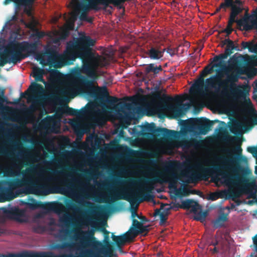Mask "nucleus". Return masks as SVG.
<instances>
[{"label": "nucleus", "instance_id": "1", "mask_svg": "<svg viewBox=\"0 0 257 257\" xmlns=\"http://www.w3.org/2000/svg\"><path fill=\"white\" fill-rule=\"evenodd\" d=\"M234 151L236 155H233L230 151L227 156H222L218 158L221 165L213 167V172L220 176L224 182L228 185L237 187L242 185L241 191H246L249 189H254L256 187L254 179L249 178L251 171L248 168L241 166L238 161L241 156L242 149L237 147Z\"/></svg>", "mask_w": 257, "mask_h": 257}, {"label": "nucleus", "instance_id": "2", "mask_svg": "<svg viewBox=\"0 0 257 257\" xmlns=\"http://www.w3.org/2000/svg\"><path fill=\"white\" fill-rule=\"evenodd\" d=\"M241 65L242 62L239 57L233 55L229 61L228 67L224 70L227 75L226 78L222 80L219 75L211 76L206 79V85L211 88H216L215 84H217L219 88L222 89V93H225L228 86L237 82L240 75L244 74Z\"/></svg>", "mask_w": 257, "mask_h": 257}, {"label": "nucleus", "instance_id": "3", "mask_svg": "<svg viewBox=\"0 0 257 257\" xmlns=\"http://www.w3.org/2000/svg\"><path fill=\"white\" fill-rule=\"evenodd\" d=\"M95 40L89 36H83L75 41H70L67 43L66 50L63 60L66 64H73L77 58L82 62L86 61V57H90L91 53L88 50V46H93Z\"/></svg>", "mask_w": 257, "mask_h": 257}, {"label": "nucleus", "instance_id": "4", "mask_svg": "<svg viewBox=\"0 0 257 257\" xmlns=\"http://www.w3.org/2000/svg\"><path fill=\"white\" fill-rule=\"evenodd\" d=\"M38 49V43H29L24 41L21 43L13 44L7 52L10 57V60L14 64L20 62L22 59L35 54Z\"/></svg>", "mask_w": 257, "mask_h": 257}, {"label": "nucleus", "instance_id": "5", "mask_svg": "<svg viewBox=\"0 0 257 257\" xmlns=\"http://www.w3.org/2000/svg\"><path fill=\"white\" fill-rule=\"evenodd\" d=\"M154 97L163 104L164 108L171 112L175 117L181 116L183 114V110H187L189 107L188 104L182 103V99L178 95L174 98L165 94L161 96V92L157 91L154 94Z\"/></svg>", "mask_w": 257, "mask_h": 257}, {"label": "nucleus", "instance_id": "6", "mask_svg": "<svg viewBox=\"0 0 257 257\" xmlns=\"http://www.w3.org/2000/svg\"><path fill=\"white\" fill-rule=\"evenodd\" d=\"M43 182L40 183L38 181H33L28 178V183L24 188L25 192L27 194H35L39 196H46L54 193H64L63 189L61 191H55L48 183L54 180L53 177L48 176L44 177L42 174H40Z\"/></svg>", "mask_w": 257, "mask_h": 257}, {"label": "nucleus", "instance_id": "7", "mask_svg": "<svg viewBox=\"0 0 257 257\" xmlns=\"http://www.w3.org/2000/svg\"><path fill=\"white\" fill-rule=\"evenodd\" d=\"M102 231L104 234V239L103 240L104 244L101 241L96 240L95 237L94 236V232L93 231L86 232L88 234L87 237L82 236V243L92 246L93 248V250L95 252L107 250V249L110 247L109 236V232L105 228H103Z\"/></svg>", "mask_w": 257, "mask_h": 257}, {"label": "nucleus", "instance_id": "8", "mask_svg": "<svg viewBox=\"0 0 257 257\" xmlns=\"http://www.w3.org/2000/svg\"><path fill=\"white\" fill-rule=\"evenodd\" d=\"M83 72L87 74L88 77L92 78V80L88 79L85 76L81 75L79 72H78V76L77 78V81L86 88H92L94 80L97 76L96 72V69L97 67L94 66V64L89 60L83 62Z\"/></svg>", "mask_w": 257, "mask_h": 257}, {"label": "nucleus", "instance_id": "9", "mask_svg": "<svg viewBox=\"0 0 257 257\" xmlns=\"http://www.w3.org/2000/svg\"><path fill=\"white\" fill-rule=\"evenodd\" d=\"M98 5H103L105 8L109 6L106 1L105 3H103L101 0H87V2L78 3L76 6V8L81 11L79 17L81 21H85L88 17L87 16V12L90 10H98Z\"/></svg>", "mask_w": 257, "mask_h": 257}, {"label": "nucleus", "instance_id": "10", "mask_svg": "<svg viewBox=\"0 0 257 257\" xmlns=\"http://www.w3.org/2000/svg\"><path fill=\"white\" fill-rule=\"evenodd\" d=\"M26 205L28 208L32 210L43 208L54 210L57 213H60L64 210V207L61 203H43L41 201H37L34 198H31L30 202H26Z\"/></svg>", "mask_w": 257, "mask_h": 257}, {"label": "nucleus", "instance_id": "11", "mask_svg": "<svg viewBox=\"0 0 257 257\" xmlns=\"http://www.w3.org/2000/svg\"><path fill=\"white\" fill-rule=\"evenodd\" d=\"M125 200L132 204L136 200V194L133 192L128 193L123 190L115 191L112 194L109 195L104 198V199L100 202L113 203L119 200Z\"/></svg>", "mask_w": 257, "mask_h": 257}, {"label": "nucleus", "instance_id": "12", "mask_svg": "<svg viewBox=\"0 0 257 257\" xmlns=\"http://www.w3.org/2000/svg\"><path fill=\"white\" fill-rule=\"evenodd\" d=\"M28 183V178H26L23 179L16 178L5 181V184L8 186V187L2 186L3 199H8L12 195V190L22 186H26Z\"/></svg>", "mask_w": 257, "mask_h": 257}, {"label": "nucleus", "instance_id": "13", "mask_svg": "<svg viewBox=\"0 0 257 257\" xmlns=\"http://www.w3.org/2000/svg\"><path fill=\"white\" fill-rule=\"evenodd\" d=\"M213 124V121L207 118L201 117L194 119L193 125L200 134L205 135L211 130Z\"/></svg>", "mask_w": 257, "mask_h": 257}, {"label": "nucleus", "instance_id": "14", "mask_svg": "<svg viewBox=\"0 0 257 257\" xmlns=\"http://www.w3.org/2000/svg\"><path fill=\"white\" fill-rule=\"evenodd\" d=\"M29 91L33 94L39 95L37 96H34L33 99L37 104H41L45 99L44 96L41 95L44 91L43 86L37 82H33L25 93H22V95L23 96L25 94H27Z\"/></svg>", "mask_w": 257, "mask_h": 257}, {"label": "nucleus", "instance_id": "15", "mask_svg": "<svg viewBox=\"0 0 257 257\" xmlns=\"http://www.w3.org/2000/svg\"><path fill=\"white\" fill-rule=\"evenodd\" d=\"M147 129L148 131L152 132L156 137H163L164 138H172L175 137L177 132L173 130H170L164 127H156L154 123L148 124Z\"/></svg>", "mask_w": 257, "mask_h": 257}, {"label": "nucleus", "instance_id": "16", "mask_svg": "<svg viewBox=\"0 0 257 257\" xmlns=\"http://www.w3.org/2000/svg\"><path fill=\"white\" fill-rule=\"evenodd\" d=\"M127 231L135 238L140 234L145 233L146 235L149 231L148 226L144 225L142 222L134 218L132 225Z\"/></svg>", "mask_w": 257, "mask_h": 257}, {"label": "nucleus", "instance_id": "17", "mask_svg": "<svg viewBox=\"0 0 257 257\" xmlns=\"http://www.w3.org/2000/svg\"><path fill=\"white\" fill-rule=\"evenodd\" d=\"M90 47L91 46H88V50H89L90 53H91V55L90 57H86V61H88V60H89L94 64V66L97 67H103L108 65L109 64L108 59L105 57L100 56L98 55L95 57L94 53L92 52V49Z\"/></svg>", "mask_w": 257, "mask_h": 257}, {"label": "nucleus", "instance_id": "18", "mask_svg": "<svg viewBox=\"0 0 257 257\" xmlns=\"http://www.w3.org/2000/svg\"><path fill=\"white\" fill-rule=\"evenodd\" d=\"M166 51V48H162L161 45H153L150 46L146 54L151 59L159 60L163 57Z\"/></svg>", "mask_w": 257, "mask_h": 257}, {"label": "nucleus", "instance_id": "19", "mask_svg": "<svg viewBox=\"0 0 257 257\" xmlns=\"http://www.w3.org/2000/svg\"><path fill=\"white\" fill-rule=\"evenodd\" d=\"M0 257H73L72 254H62L60 255H48L42 253L32 252L23 254L10 253L8 255L0 254Z\"/></svg>", "mask_w": 257, "mask_h": 257}, {"label": "nucleus", "instance_id": "20", "mask_svg": "<svg viewBox=\"0 0 257 257\" xmlns=\"http://www.w3.org/2000/svg\"><path fill=\"white\" fill-rule=\"evenodd\" d=\"M111 237L112 240L118 247H121V246L123 245L126 242L133 241L134 239V238L128 233V231L119 236L114 235L113 233H112Z\"/></svg>", "mask_w": 257, "mask_h": 257}, {"label": "nucleus", "instance_id": "21", "mask_svg": "<svg viewBox=\"0 0 257 257\" xmlns=\"http://www.w3.org/2000/svg\"><path fill=\"white\" fill-rule=\"evenodd\" d=\"M221 8H231L230 15L236 17L242 12V9L240 7L236 6L234 4L233 0H224L223 3L220 4Z\"/></svg>", "mask_w": 257, "mask_h": 257}, {"label": "nucleus", "instance_id": "22", "mask_svg": "<svg viewBox=\"0 0 257 257\" xmlns=\"http://www.w3.org/2000/svg\"><path fill=\"white\" fill-rule=\"evenodd\" d=\"M63 113L66 115L76 116H82L84 115L87 113V109L84 107L80 110L76 109L70 107L68 105H66L63 109Z\"/></svg>", "mask_w": 257, "mask_h": 257}, {"label": "nucleus", "instance_id": "23", "mask_svg": "<svg viewBox=\"0 0 257 257\" xmlns=\"http://www.w3.org/2000/svg\"><path fill=\"white\" fill-rule=\"evenodd\" d=\"M5 4L7 2H13L18 6H24L25 7V11L29 15L31 13L30 8L35 0H5Z\"/></svg>", "mask_w": 257, "mask_h": 257}, {"label": "nucleus", "instance_id": "24", "mask_svg": "<svg viewBox=\"0 0 257 257\" xmlns=\"http://www.w3.org/2000/svg\"><path fill=\"white\" fill-rule=\"evenodd\" d=\"M10 217L16 220L20 221L21 218L25 216V211L19 208H11L6 211Z\"/></svg>", "mask_w": 257, "mask_h": 257}, {"label": "nucleus", "instance_id": "25", "mask_svg": "<svg viewBox=\"0 0 257 257\" xmlns=\"http://www.w3.org/2000/svg\"><path fill=\"white\" fill-rule=\"evenodd\" d=\"M85 254L88 257H111L107 255V250L95 252L93 250L88 249L85 250Z\"/></svg>", "mask_w": 257, "mask_h": 257}, {"label": "nucleus", "instance_id": "26", "mask_svg": "<svg viewBox=\"0 0 257 257\" xmlns=\"http://www.w3.org/2000/svg\"><path fill=\"white\" fill-rule=\"evenodd\" d=\"M163 70L161 65L156 66L154 63L148 64L145 68V72L146 74L153 72L154 75H157L160 72Z\"/></svg>", "mask_w": 257, "mask_h": 257}, {"label": "nucleus", "instance_id": "27", "mask_svg": "<svg viewBox=\"0 0 257 257\" xmlns=\"http://www.w3.org/2000/svg\"><path fill=\"white\" fill-rule=\"evenodd\" d=\"M225 243V240L222 235H218L216 233L214 236V238L212 240L210 245L216 246L219 245L221 249H223Z\"/></svg>", "mask_w": 257, "mask_h": 257}, {"label": "nucleus", "instance_id": "28", "mask_svg": "<svg viewBox=\"0 0 257 257\" xmlns=\"http://www.w3.org/2000/svg\"><path fill=\"white\" fill-rule=\"evenodd\" d=\"M168 210L169 209H167L166 210H163L162 212H161L159 209H156L155 210V215H159L160 216V224L161 225H163L166 223L169 214Z\"/></svg>", "mask_w": 257, "mask_h": 257}, {"label": "nucleus", "instance_id": "29", "mask_svg": "<svg viewBox=\"0 0 257 257\" xmlns=\"http://www.w3.org/2000/svg\"><path fill=\"white\" fill-rule=\"evenodd\" d=\"M44 70L42 68H37L34 70L33 77L35 78L36 81H39L46 83V81L43 78Z\"/></svg>", "mask_w": 257, "mask_h": 257}, {"label": "nucleus", "instance_id": "30", "mask_svg": "<svg viewBox=\"0 0 257 257\" xmlns=\"http://www.w3.org/2000/svg\"><path fill=\"white\" fill-rule=\"evenodd\" d=\"M204 85V80L203 78H201L197 80L192 86L193 89L198 93H203V88Z\"/></svg>", "mask_w": 257, "mask_h": 257}, {"label": "nucleus", "instance_id": "31", "mask_svg": "<svg viewBox=\"0 0 257 257\" xmlns=\"http://www.w3.org/2000/svg\"><path fill=\"white\" fill-rule=\"evenodd\" d=\"M236 23H237L238 26H243V29L245 31H248L251 30L253 28L256 29L254 26L252 25V23H251V25H248L247 23V21L245 19H240L239 20H236Z\"/></svg>", "mask_w": 257, "mask_h": 257}, {"label": "nucleus", "instance_id": "32", "mask_svg": "<svg viewBox=\"0 0 257 257\" xmlns=\"http://www.w3.org/2000/svg\"><path fill=\"white\" fill-rule=\"evenodd\" d=\"M241 45L242 48L244 49H248V50L251 52L257 53V44L254 45L249 42H242Z\"/></svg>", "mask_w": 257, "mask_h": 257}, {"label": "nucleus", "instance_id": "33", "mask_svg": "<svg viewBox=\"0 0 257 257\" xmlns=\"http://www.w3.org/2000/svg\"><path fill=\"white\" fill-rule=\"evenodd\" d=\"M36 59L37 60L40 61V64H41L43 66L50 64L51 63V59L49 58L47 60H45L44 58V55L43 54H37L36 56Z\"/></svg>", "mask_w": 257, "mask_h": 257}, {"label": "nucleus", "instance_id": "34", "mask_svg": "<svg viewBox=\"0 0 257 257\" xmlns=\"http://www.w3.org/2000/svg\"><path fill=\"white\" fill-rule=\"evenodd\" d=\"M10 59L9 55L6 50L5 54L0 57V66H4L8 63L12 62Z\"/></svg>", "mask_w": 257, "mask_h": 257}, {"label": "nucleus", "instance_id": "35", "mask_svg": "<svg viewBox=\"0 0 257 257\" xmlns=\"http://www.w3.org/2000/svg\"><path fill=\"white\" fill-rule=\"evenodd\" d=\"M169 178L170 180L169 182V188H176V184L177 182V177L176 175L174 173H169Z\"/></svg>", "mask_w": 257, "mask_h": 257}, {"label": "nucleus", "instance_id": "36", "mask_svg": "<svg viewBox=\"0 0 257 257\" xmlns=\"http://www.w3.org/2000/svg\"><path fill=\"white\" fill-rule=\"evenodd\" d=\"M241 88V89H237L235 90V94L238 97L245 98L248 93V90L246 89L244 86H242Z\"/></svg>", "mask_w": 257, "mask_h": 257}, {"label": "nucleus", "instance_id": "37", "mask_svg": "<svg viewBox=\"0 0 257 257\" xmlns=\"http://www.w3.org/2000/svg\"><path fill=\"white\" fill-rule=\"evenodd\" d=\"M194 203V200L191 199H187L182 202V204L179 207L183 209H189L191 206V204Z\"/></svg>", "mask_w": 257, "mask_h": 257}, {"label": "nucleus", "instance_id": "38", "mask_svg": "<svg viewBox=\"0 0 257 257\" xmlns=\"http://www.w3.org/2000/svg\"><path fill=\"white\" fill-rule=\"evenodd\" d=\"M234 50H239V49H238V47L235 46L233 42L232 43L229 44L226 46V48L225 49V52H226L227 53H229V55H230L234 52Z\"/></svg>", "mask_w": 257, "mask_h": 257}, {"label": "nucleus", "instance_id": "39", "mask_svg": "<svg viewBox=\"0 0 257 257\" xmlns=\"http://www.w3.org/2000/svg\"><path fill=\"white\" fill-rule=\"evenodd\" d=\"M73 246V244L72 243L66 242L61 244H57L54 246V248L56 249H64L65 248H72Z\"/></svg>", "mask_w": 257, "mask_h": 257}, {"label": "nucleus", "instance_id": "40", "mask_svg": "<svg viewBox=\"0 0 257 257\" xmlns=\"http://www.w3.org/2000/svg\"><path fill=\"white\" fill-rule=\"evenodd\" d=\"M229 56V54L227 53L224 51V53L223 54H219V55L215 56L213 58V61L214 62L219 61L220 63H221L223 59H226Z\"/></svg>", "mask_w": 257, "mask_h": 257}, {"label": "nucleus", "instance_id": "41", "mask_svg": "<svg viewBox=\"0 0 257 257\" xmlns=\"http://www.w3.org/2000/svg\"><path fill=\"white\" fill-rule=\"evenodd\" d=\"M201 180L200 175L197 173H194L189 177L188 182L190 183H195Z\"/></svg>", "mask_w": 257, "mask_h": 257}, {"label": "nucleus", "instance_id": "42", "mask_svg": "<svg viewBox=\"0 0 257 257\" xmlns=\"http://www.w3.org/2000/svg\"><path fill=\"white\" fill-rule=\"evenodd\" d=\"M46 227L44 226H42V225H39L35 226L33 228V231L35 232L38 233H40V234L43 233L44 232H45L46 231Z\"/></svg>", "mask_w": 257, "mask_h": 257}, {"label": "nucleus", "instance_id": "43", "mask_svg": "<svg viewBox=\"0 0 257 257\" xmlns=\"http://www.w3.org/2000/svg\"><path fill=\"white\" fill-rule=\"evenodd\" d=\"M46 35L44 32L39 31L38 29H36L32 36L34 37L38 38V39L43 38Z\"/></svg>", "mask_w": 257, "mask_h": 257}, {"label": "nucleus", "instance_id": "44", "mask_svg": "<svg viewBox=\"0 0 257 257\" xmlns=\"http://www.w3.org/2000/svg\"><path fill=\"white\" fill-rule=\"evenodd\" d=\"M71 219V216L69 214L66 213L63 217L60 218V220L62 223L68 224L70 223Z\"/></svg>", "mask_w": 257, "mask_h": 257}, {"label": "nucleus", "instance_id": "45", "mask_svg": "<svg viewBox=\"0 0 257 257\" xmlns=\"http://www.w3.org/2000/svg\"><path fill=\"white\" fill-rule=\"evenodd\" d=\"M119 100V99L116 97L108 96L107 102L110 105H115Z\"/></svg>", "mask_w": 257, "mask_h": 257}, {"label": "nucleus", "instance_id": "46", "mask_svg": "<svg viewBox=\"0 0 257 257\" xmlns=\"http://www.w3.org/2000/svg\"><path fill=\"white\" fill-rule=\"evenodd\" d=\"M69 35V32L67 30H63L62 32L58 34V36L62 40H65Z\"/></svg>", "mask_w": 257, "mask_h": 257}, {"label": "nucleus", "instance_id": "47", "mask_svg": "<svg viewBox=\"0 0 257 257\" xmlns=\"http://www.w3.org/2000/svg\"><path fill=\"white\" fill-rule=\"evenodd\" d=\"M200 206L198 203L194 201V203L191 204V206L190 207V209H191V211L192 212L196 213L197 212L198 210L200 209Z\"/></svg>", "mask_w": 257, "mask_h": 257}, {"label": "nucleus", "instance_id": "48", "mask_svg": "<svg viewBox=\"0 0 257 257\" xmlns=\"http://www.w3.org/2000/svg\"><path fill=\"white\" fill-rule=\"evenodd\" d=\"M65 205L69 209L73 210H76L78 209L77 206L70 200L66 202Z\"/></svg>", "mask_w": 257, "mask_h": 257}, {"label": "nucleus", "instance_id": "49", "mask_svg": "<svg viewBox=\"0 0 257 257\" xmlns=\"http://www.w3.org/2000/svg\"><path fill=\"white\" fill-rule=\"evenodd\" d=\"M175 195L179 197H181L183 196L187 195V194L186 193V190L185 189H176L175 191Z\"/></svg>", "mask_w": 257, "mask_h": 257}, {"label": "nucleus", "instance_id": "50", "mask_svg": "<svg viewBox=\"0 0 257 257\" xmlns=\"http://www.w3.org/2000/svg\"><path fill=\"white\" fill-rule=\"evenodd\" d=\"M4 102L8 103V102H7V98H6V96H5V95H4V91L3 90L2 91V94H0V106H2L3 103H4Z\"/></svg>", "mask_w": 257, "mask_h": 257}, {"label": "nucleus", "instance_id": "51", "mask_svg": "<svg viewBox=\"0 0 257 257\" xmlns=\"http://www.w3.org/2000/svg\"><path fill=\"white\" fill-rule=\"evenodd\" d=\"M227 214H225L224 213H222V214H221L218 217V218L219 219V220H220L221 221H222V222H225V221H226L228 219V218H227Z\"/></svg>", "mask_w": 257, "mask_h": 257}, {"label": "nucleus", "instance_id": "52", "mask_svg": "<svg viewBox=\"0 0 257 257\" xmlns=\"http://www.w3.org/2000/svg\"><path fill=\"white\" fill-rule=\"evenodd\" d=\"M232 26H229V25L227 24L226 28L223 31V32L227 34V36L230 35L233 31Z\"/></svg>", "mask_w": 257, "mask_h": 257}, {"label": "nucleus", "instance_id": "53", "mask_svg": "<svg viewBox=\"0 0 257 257\" xmlns=\"http://www.w3.org/2000/svg\"><path fill=\"white\" fill-rule=\"evenodd\" d=\"M36 110V108L32 105L29 108L27 109L26 111V114L28 115H32Z\"/></svg>", "mask_w": 257, "mask_h": 257}, {"label": "nucleus", "instance_id": "54", "mask_svg": "<svg viewBox=\"0 0 257 257\" xmlns=\"http://www.w3.org/2000/svg\"><path fill=\"white\" fill-rule=\"evenodd\" d=\"M224 222H222L217 218L214 222V226L216 228L221 227L223 225Z\"/></svg>", "mask_w": 257, "mask_h": 257}, {"label": "nucleus", "instance_id": "55", "mask_svg": "<svg viewBox=\"0 0 257 257\" xmlns=\"http://www.w3.org/2000/svg\"><path fill=\"white\" fill-rule=\"evenodd\" d=\"M252 239L254 246V252H257V234Z\"/></svg>", "mask_w": 257, "mask_h": 257}, {"label": "nucleus", "instance_id": "56", "mask_svg": "<svg viewBox=\"0 0 257 257\" xmlns=\"http://www.w3.org/2000/svg\"><path fill=\"white\" fill-rule=\"evenodd\" d=\"M236 20H236V17L230 15V17L227 24L229 25V26H232L233 24L236 22Z\"/></svg>", "mask_w": 257, "mask_h": 257}, {"label": "nucleus", "instance_id": "57", "mask_svg": "<svg viewBox=\"0 0 257 257\" xmlns=\"http://www.w3.org/2000/svg\"><path fill=\"white\" fill-rule=\"evenodd\" d=\"M247 150L250 153L254 154L257 152V148L255 146L248 147Z\"/></svg>", "mask_w": 257, "mask_h": 257}, {"label": "nucleus", "instance_id": "58", "mask_svg": "<svg viewBox=\"0 0 257 257\" xmlns=\"http://www.w3.org/2000/svg\"><path fill=\"white\" fill-rule=\"evenodd\" d=\"M5 174L7 176H12L14 175V172L12 169H7L5 172Z\"/></svg>", "mask_w": 257, "mask_h": 257}, {"label": "nucleus", "instance_id": "59", "mask_svg": "<svg viewBox=\"0 0 257 257\" xmlns=\"http://www.w3.org/2000/svg\"><path fill=\"white\" fill-rule=\"evenodd\" d=\"M206 216L205 212H201L199 214V216L196 217L195 219L197 220H201L202 218H204Z\"/></svg>", "mask_w": 257, "mask_h": 257}, {"label": "nucleus", "instance_id": "60", "mask_svg": "<svg viewBox=\"0 0 257 257\" xmlns=\"http://www.w3.org/2000/svg\"><path fill=\"white\" fill-rule=\"evenodd\" d=\"M233 42V41L229 39H226L224 41H223L222 43L223 45L227 46V45L231 44Z\"/></svg>", "mask_w": 257, "mask_h": 257}, {"label": "nucleus", "instance_id": "61", "mask_svg": "<svg viewBox=\"0 0 257 257\" xmlns=\"http://www.w3.org/2000/svg\"><path fill=\"white\" fill-rule=\"evenodd\" d=\"M230 193L231 196L232 197L236 198V197H239V195L238 193L235 192L234 191H231Z\"/></svg>", "mask_w": 257, "mask_h": 257}, {"label": "nucleus", "instance_id": "62", "mask_svg": "<svg viewBox=\"0 0 257 257\" xmlns=\"http://www.w3.org/2000/svg\"><path fill=\"white\" fill-rule=\"evenodd\" d=\"M61 41H62V40L60 39V38L59 37V36H58V37H55L53 40V42L55 44H58Z\"/></svg>", "mask_w": 257, "mask_h": 257}, {"label": "nucleus", "instance_id": "63", "mask_svg": "<svg viewBox=\"0 0 257 257\" xmlns=\"http://www.w3.org/2000/svg\"><path fill=\"white\" fill-rule=\"evenodd\" d=\"M65 183L68 189H71V188L73 187V185L71 182H68L67 181H65Z\"/></svg>", "mask_w": 257, "mask_h": 257}, {"label": "nucleus", "instance_id": "64", "mask_svg": "<svg viewBox=\"0 0 257 257\" xmlns=\"http://www.w3.org/2000/svg\"><path fill=\"white\" fill-rule=\"evenodd\" d=\"M213 253H217L219 251V247L214 246V247L211 250Z\"/></svg>", "mask_w": 257, "mask_h": 257}]
</instances>
